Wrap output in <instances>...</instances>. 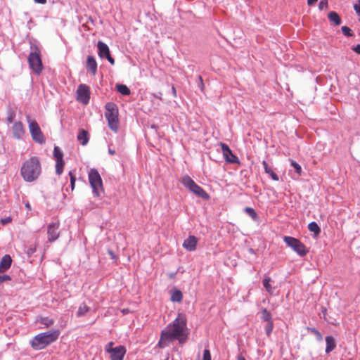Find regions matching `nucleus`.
I'll use <instances>...</instances> for the list:
<instances>
[{"label": "nucleus", "instance_id": "1", "mask_svg": "<svg viewBox=\"0 0 360 360\" xmlns=\"http://www.w3.org/2000/svg\"><path fill=\"white\" fill-rule=\"evenodd\" d=\"M186 319L185 315L179 314L172 323L169 324L161 333L158 346L164 348L174 340H178L180 344H183L187 339Z\"/></svg>", "mask_w": 360, "mask_h": 360}, {"label": "nucleus", "instance_id": "2", "mask_svg": "<svg viewBox=\"0 0 360 360\" xmlns=\"http://www.w3.org/2000/svg\"><path fill=\"white\" fill-rule=\"evenodd\" d=\"M41 173V166L39 159L33 156L26 160L20 169V174L27 182H33L37 180Z\"/></svg>", "mask_w": 360, "mask_h": 360}, {"label": "nucleus", "instance_id": "3", "mask_svg": "<svg viewBox=\"0 0 360 360\" xmlns=\"http://www.w3.org/2000/svg\"><path fill=\"white\" fill-rule=\"evenodd\" d=\"M60 335L59 330H53L41 333L34 337L31 346L34 349L39 350L56 341Z\"/></svg>", "mask_w": 360, "mask_h": 360}, {"label": "nucleus", "instance_id": "4", "mask_svg": "<svg viewBox=\"0 0 360 360\" xmlns=\"http://www.w3.org/2000/svg\"><path fill=\"white\" fill-rule=\"evenodd\" d=\"M105 117L108 121L109 128L115 133H117L120 127L118 118V108L114 103H107L105 106Z\"/></svg>", "mask_w": 360, "mask_h": 360}, {"label": "nucleus", "instance_id": "5", "mask_svg": "<svg viewBox=\"0 0 360 360\" xmlns=\"http://www.w3.org/2000/svg\"><path fill=\"white\" fill-rule=\"evenodd\" d=\"M181 183L196 196L200 197L204 200H208L210 195L200 186H198L188 175H185L181 178Z\"/></svg>", "mask_w": 360, "mask_h": 360}, {"label": "nucleus", "instance_id": "6", "mask_svg": "<svg viewBox=\"0 0 360 360\" xmlns=\"http://www.w3.org/2000/svg\"><path fill=\"white\" fill-rule=\"evenodd\" d=\"M89 181L92 188L93 193L97 197L103 191L102 179L96 169H91L89 172Z\"/></svg>", "mask_w": 360, "mask_h": 360}, {"label": "nucleus", "instance_id": "7", "mask_svg": "<svg viewBox=\"0 0 360 360\" xmlns=\"http://www.w3.org/2000/svg\"><path fill=\"white\" fill-rule=\"evenodd\" d=\"M283 240L288 247L292 248L300 256L303 257L307 254L308 250L306 246L298 239L291 236H285Z\"/></svg>", "mask_w": 360, "mask_h": 360}, {"label": "nucleus", "instance_id": "8", "mask_svg": "<svg viewBox=\"0 0 360 360\" xmlns=\"http://www.w3.org/2000/svg\"><path fill=\"white\" fill-rule=\"evenodd\" d=\"M27 119L32 139L39 143H44V137L37 122L35 120L30 119V116H27Z\"/></svg>", "mask_w": 360, "mask_h": 360}, {"label": "nucleus", "instance_id": "9", "mask_svg": "<svg viewBox=\"0 0 360 360\" xmlns=\"http://www.w3.org/2000/svg\"><path fill=\"white\" fill-rule=\"evenodd\" d=\"M35 52H32L29 55L28 62L30 68L37 75H39L42 70L43 65L40 58V53L38 50Z\"/></svg>", "mask_w": 360, "mask_h": 360}, {"label": "nucleus", "instance_id": "10", "mask_svg": "<svg viewBox=\"0 0 360 360\" xmlns=\"http://www.w3.org/2000/svg\"><path fill=\"white\" fill-rule=\"evenodd\" d=\"M77 99L83 104H87L90 99L89 87L86 84H80L77 91Z\"/></svg>", "mask_w": 360, "mask_h": 360}, {"label": "nucleus", "instance_id": "11", "mask_svg": "<svg viewBox=\"0 0 360 360\" xmlns=\"http://www.w3.org/2000/svg\"><path fill=\"white\" fill-rule=\"evenodd\" d=\"M98 54L100 58H105L111 65L115 64V60L110 55L109 47L104 42L99 41L97 44Z\"/></svg>", "mask_w": 360, "mask_h": 360}, {"label": "nucleus", "instance_id": "12", "mask_svg": "<svg viewBox=\"0 0 360 360\" xmlns=\"http://www.w3.org/2000/svg\"><path fill=\"white\" fill-rule=\"evenodd\" d=\"M60 223L58 221L51 223L47 226L48 241L50 243L56 240L60 236Z\"/></svg>", "mask_w": 360, "mask_h": 360}, {"label": "nucleus", "instance_id": "13", "mask_svg": "<svg viewBox=\"0 0 360 360\" xmlns=\"http://www.w3.org/2000/svg\"><path fill=\"white\" fill-rule=\"evenodd\" d=\"M220 146L222 150L223 155L225 160L229 163H239V160L237 156H236L228 145L224 143H221Z\"/></svg>", "mask_w": 360, "mask_h": 360}, {"label": "nucleus", "instance_id": "14", "mask_svg": "<svg viewBox=\"0 0 360 360\" xmlns=\"http://www.w3.org/2000/svg\"><path fill=\"white\" fill-rule=\"evenodd\" d=\"M111 351L112 352L110 353L111 360H123L127 352L126 348L122 345L115 347V349H111Z\"/></svg>", "mask_w": 360, "mask_h": 360}, {"label": "nucleus", "instance_id": "15", "mask_svg": "<svg viewBox=\"0 0 360 360\" xmlns=\"http://www.w3.org/2000/svg\"><path fill=\"white\" fill-rule=\"evenodd\" d=\"M198 238L194 236H190L184 241L183 247L188 251H194L196 249Z\"/></svg>", "mask_w": 360, "mask_h": 360}, {"label": "nucleus", "instance_id": "16", "mask_svg": "<svg viewBox=\"0 0 360 360\" xmlns=\"http://www.w3.org/2000/svg\"><path fill=\"white\" fill-rule=\"evenodd\" d=\"M86 68L93 75H96L97 72V63L92 56L87 57Z\"/></svg>", "mask_w": 360, "mask_h": 360}, {"label": "nucleus", "instance_id": "17", "mask_svg": "<svg viewBox=\"0 0 360 360\" xmlns=\"http://www.w3.org/2000/svg\"><path fill=\"white\" fill-rule=\"evenodd\" d=\"M12 130L14 136L17 139L21 138L22 136L25 134L24 127L21 122H14Z\"/></svg>", "mask_w": 360, "mask_h": 360}, {"label": "nucleus", "instance_id": "18", "mask_svg": "<svg viewBox=\"0 0 360 360\" xmlns=\"http://www.w3.org/2000/svg\"><path fill=\"white\" fill-rule=\"evenodd\" d=\"M12 259L8 255H5L0 262V273H3L8 269L11 265Z\"/></svg>", "mask_w": 360, "mask_h": 360}, {"label": "nucleus", "instance_id": "19", "mask_svg": "<svg viewBox=\"0 0 360 360\" xmlns=\"http://www.w3.org/2000/svg\"><path fill=\"white\" fill-rule=\"evenodd\" d=\"M326 353L329 354L336 347L335 340L332 336H327L326 338Z\"/></svg>", "mask_w": 360, "mask_h": 360}, {"label": "nucleus", "instance_id": "20", "mask_svg": "<svg viewBox=\"0 0 360 360\" xmlns=\"http://www.w3.org/2000/svg\"><path fill=\"white\" fill-rule=\"evenodd\" d=\"M77 140L80 142L82 146H85L89 142V134L88 132L82 129H79L77 134Z\"/></svg>", "mask_w": 360, "mask_h": 360}, {"label": "nucleus", "instance_id": "21", "mask_svg": "<svg viewBox=\"0 0 360 360\" xmlns=\"http://www.w3.org/2000/svg\"><path fill=\"white\" fill-rule=\"evenodd\" d=\"M329 20L333 22L335 25H339L341 24V18L338 13L335 11H330L328 14Z\"/></svg>", "mask_w": 360, "mask_h": 360}, {"label": "nucleus", "instance_id": "22", "mask_svg": "<svg viewBox=\"0 0 360 360\" xmlns=\"http://www.w3.org/2000/svg\"><path fill=\"white\" fill-rule=\"evenodd\" d=\"M262 165L264 166L265 172L268 174L272 178L273 180H279L278 176L271 169L270 167H269L267 162L265 160L263 161Z\"/></svg>", "mask_w": 360, "mask_h": 360}, {"label": "nucleus", "instance_id": "23", "mask_svg": "<svg viewBox=\"0 0 360 360\" xmlns=\"http://www.w3.org/2000/svg\"><path fill=\"white\" fill-rule=\"evenodd\" d=\"M183 298V295L181 290H175L172 292L171 300L174 302H180Z\"/></svg>", "mask_w": 360, "mask_h": 360}, {"label": "nucleus", "instance_id": "24", "mask_svg": "<svg viewBox=\"0 0 360 360\" xmlns=\"http://www.w3.org/2000/svg\"><path fill=\"white\" fill-rule=\"evenodd\" d=\"M308 229L311 232H313L316 236H319L321 233L320 227L314 221L309 224Z\"/></svg>", "mask_w": 360, "mask_h": 360}, {"label": "nucleus", "instance_id": "25", "mask_svg": "<svg viewBox=\"0 0 360 360\" xmlns=\"http://www.w3.org/2000/svg\"><path fill=\"white\" fill-rule=\"evenodd\" d=\"M271 278H266L263 280V285L266 290L271 295L273 294L274 288L271 286L270 284Z\"/></svg>", "mask_w": 360, "mask_h": 360}, {"label": "nucleus", "instance_id": "26", "mask_svg": "<svg viewBox=\"0 0 360 360\" xmlns=\"http://www.w3.org/2000/svg\"><path fill=\"white\" fill-rule=\"evenodd\" d=\"M37 321L46 327H49L54 323V320L48 317H40L37 319Z\"/></svg>", "mask_w": 360, "mask_h": 360}, {"label": "nucleus", "instance_id": "27", "mask_svg": "<svg viewBox=\"0 0 360 360\" xmlns=\"http://www.w3.org/2000/svg\"><path fill=\"white\" fill-rule=\"evenodd\" d=\"M116 89L122 95L127 96L130 94V89L124 84H117Z\"/></svg>", "mask_w": 360, "mask_h": 360}, {"label": "nucleus", "instance_id": "28", "mask_svg": "<svg viewBox=\"0 0 360 360\" xmlns=\"http://www.w3.org/2000/svg\"><path fill=\"white\" fill-rule=\"evenodd\" d=\"M89 311V307L84 303H82L79 307L77 315L78 316H84L85 315L88 311Z\"/></svg>", "mask_w": 360, "mask_h": 360}, {"label": "nucleus", "instance_id": "29", "mask_svg": "<svg viewBox=\"0 0 360 360\" xmlns=\"http://www.w3.org/2000/svg\"><path fill=\"white\" fill-rule=\"evenodd\" d=\"M262 319L264 321H267V323L273 322L272 321V316L269 311L266 310V309H264L262 311Z\"/></svg>", "mask_w": 360, "mask_h": 360}, {"label": "nucleus", "instance_id": "30", "mask_svg": "<svg viewBox=\"0 0 360 360\" xmlns=\"http://www.w3.org/2000/svg\"><path fill=\"white\" fill-rule=\"evenodd\" d=\"M53 156L56 158V161L63 160V153L58 146H55L53 150Z\"/></svg>", "mask_w": 360, "mask_h": 360}, {"label": "nucleus", "instance_id": "31", "mask_svg": "<svg viewBox=\"0 0 360 360\" xmlns=\"http://www.w3.org/2000/svg\"><path fill=\"white\" fill-rule=\"evenodd\" d=\"M307 330L308 332H309L311 334L314 335L316 336L317 340L322 341L323 336H322L321 333L318 330H316L314 328H310V327H307Z\"/></svg>", "mask_w": 360, "mask_h": 360}, {"label": "nucleus", "instance_id": "32", "mask_svg": "<svg viewBox=\"0 0 360 360\" xmlns=\"http://www.w3.org/2000/svg\"><path fill=\"white\" fill-rule=\"evenodd\" d=\"M56 162V172L58 175H60L63 172V167H64L65 162H64L63 160H62L60 161L57 160Z\"/></svg>", "mask_w": 360, "mask_h": 360}, {"label": "nucleus", "instance_id": "33", "mask_svg": "<svg viewBox=\"0 0 360 360\" xmlns=\"http://www.w3.org/2000/svg\"><path fill=\"white\" fill-rule=\"evenodd\" d=\"M245 212L254 220L257 219V214L254 209L247 207L245 208Z\"/></svg>", "mask_w": 360, "mask_h": 360}, {"label": "nucleus", "instance_id": "34", "mask_svg": "<svg viewBox=\"0 0 360 360\" xmlns=\"http://www.w3.org/2000/svg\"><path fill=\"white\" fill-rule=\"evenodd\" d=\"M341 30L342 32V34L345 35V36H347V37H351L353 35V33L351 30V29L347 26H342L341 27Z\"/></svg>", "mask_w": 360, "mask_h": 360}, {"label": "nucleus", "instance_id": "35", "mask_svg": "<svg viewBox=\"0 0 360 360\" xmlns=\"http://www.w3.org/2000/svg\"><path fill=\"white\" fill-rule=\"evenodd\" d=\"M69 176H70V179L71 188L73 191L74 188H75V181H76V178H75V175L74 174V172L73 171H70L69 172Z\"/></svg>", "mask_w": 360, "mask_h": 360}, {"label": "nucleus", "instance_id": "36", "mask_svg": "<svg viewBox=\"0 0 360 360\" xmlns=\"http://www.w3.org/2000/svg\"><path fill=\"white\" fill-rule=\"evenodd\" d=\"M274 328V323L269 322L267 323V325L265 327V331L267 335V336H270Z\"/></svg>", "mask_w": 360, "mask_h": 360}, {"label": "nucleus", "instance_id": "37", "mask_svg": "<svg viewBox=\"0 0 360 360\" xmlns=\"http://www.w3.org/2000/svg\"><path fill=\"white\" fill-rule=\"evenodd\" d=\"M291 165L295 168L296 172L300 175L301 174V172H302V168H301V166L297 163L294 160H292L291 161Z\"/></svg>", "mask_w": 360, "mask_h": 360}, {"label": "nucleus", "instance_id": "38", "mask_svg": "<svg viewBox=\"0 0 360 360\" xmlns=\"http://www.w3.org/2000/svg\"><path fill=\"white\" fill-rule=\"evenodd\" d=\"M113 345H114L113 342H110L108 344H106L105 346V352H108V354H110L112 352L111 349H115V347H112Z\"/></svg>", "mask_w": 360, "mask_h": 360}, {"label": "nucleus", "instance_id": "39", "mask_svg": "<svg viewBox=\"0 0 360 360\" xmlns=\"http://www.w3.org/2000/svg\"><path fill=\"white\" fill-rule=\"evenodd\" d=\"M202 360H211V354L209 349H205Z\"/></svg>", "mask_w": 360, "mask_h": 360}, {"label": "nucleus", "instance_id": "40", "mask_svg": "<svg viewBox=\"0 0 360 360\" xmlns=\"http://www.w3.org/2000/svg\"><path fill=\"white\" fill-rule=\"evenodd\" d=\"M11 280V278L8 275L5 274V275L0 276V284H1L4 282L8 281Z\"/></svg>", "mask_w": 360, "mask_h": 360}, {"label": "nucleus", "instance_id": "41", "mask_svg": "<svg viewBox=\"0 0 360 360\" xmlns=\"http://www.w3.org/2000/svg\"><path fill=\"white\" fill-rule=\"evenodd\" d=\"M15 116V113L13 112H9L8 115V117L6 118L7 122L8 123L13 122V120H14Z\"/></svg>", "mask_w": 360, "mask_h": 360}, {"label": "nucleus", "instance_id": "42", "mask_svg": "<svg viewBox=\"0 0 360 360\" xmlns=\"http://www.w3.org/2000/svg\"><path fill=\"white\" fill-rule=\"evenodd\" d=\"M11 221H12L11 217H8L1 219L0 221L2 225H6V224L10 223Z\"/></svg>", "mask_w": 360, "mask_h": 360}, {"label": "nucleus", "instance_id": "43", "mask_svg": "<svg viewBox=\"0 0 360 360\" xmlns=\"http://www.w3.org/2000/svg\"><path fill=\"white\" fill-rule=\"evenodd\" d=\"M108 253L110 255L112 259H113L115 262L117 261V257L115 255L112 250H108Z\"/></svg>", "mask_w": 360, "mask_h": 360}, {"label": "nucleus", "instance_id": "44", "mask_svg": "<svg viewBox=\"0 0 360 360\" xmlns=\"http://www.w3.org/2000/svg\"><path fill=\"white\" fill-rule=\"evenodd\" d=\"M36 251V247H31L27 250V254L28 256H31Z\"/></svg>", "mask_w": 360, "mask_h": 360}, {"label": "nucleus", "instance_id": "45", "mask_svg": "<svg viewBox=\"0 0 360 360\" xmlns=\"http://www.w3.org/2000/svg\"><path fill=\"white\" fill-rule=\"evenodd\" d=\"M354 8L356 13L360 15V4H355Z\"/></svg>", "mask_w": 360, "mask_h": 360}, {"label": "nucleus", "instance_id": "46", "mask_svg": "<svg viewBox=\"0 0 360 360\" xmlns=\"http://www.w3.org/2000/svg\"><path fill=\"white\" fill-rule=\"evenodd\" d=\"M324 6H327V0L321 1L319 3V8L322 9Z\"/></svg>", "mask_w": 360, "mask_h": 360}, {"label": "nucleus", "instance_id": "47", "mask_svg": "<svg viewBox=\"0 0 360 360\" xmlns=\"http://www.w3.org/2000/svg\"><path fill=\"white\" fill-rule=\"evenodd\" d=\"M36 3L40 4H45L46 3V0H34Z\"/></svg>", "mask_w": 360, "mask_h": 360}, {"label": "nucleus", "instance_id": "48", "mask_svg": "<svg viewBox=\"0 0 360 360\" xmlns=\"http://www.w3.org/2000/svg\"><path fill=\"white\" fill-rule=\"evenodd\" d=\"M354 50L356 53L360 54V45H357Z\"/></svg>", "mask_w": 360, "mask_h": 360}, {"label": "nucleus", "instance_id": "49", "mask_svg": "<svg viewBox=\"0 0 360 360\" xmlns=\"http://www.w3.org/2000/svg\"><path fill=\"white\" fill-rule=\"evenodd\" d=\"M317 0H307V4L309 6H312Z\"/></svg>", "mask_w": 360, "mask_h": 360}, {"label": "nucleus", "instance_id": "50", "mask_svg": "<svg viewBox=\"0 0 360 360\" xmlns=\"http://www.w3.org/2000/svg\"><path fill=\"white\" fill-rule=\"evenodd\" d=\"M172 91L173 96L174 97H176V90L174 86H172Z\"/></svg>", "mask_w": 360, "mask_h": 360}, {"label": "nucleus", "instance_id": "51", "mask_svg": "<svg viewBox=\"0 0 360 360\" xmlns=\"http://www.w3.org/2000/svg\"><path fill=\"white\" fill-rule=\"evenodd\" d=\"M108 153L111 155H113L115 154V152L114 150H112L110 148L108 149Z\"/></svg>", "mask_w": 360, "mask_h": 360}, {"label": "nucleus", "instance_id": "52", "mask_svg": "<svg viewBox=\"0 0 360 360\" xmlns=\"http://www.w3.org/2000/svg\"><path fill=\"white\" fill-rule=\"evenodd\" d=\"M25 207L28 210H31V206L28 202L25 203Z\"/></svg>", "mask_w": 360, "mask_h": 360}, {"label": "nucleus", "instance_id": "53", "mask_svg": "<svg viewBox=\"0 0 360 360\" xmlns=\"http://www.w3.org/2000/svg\"><path fill=\"white\" fill-rule=\"evenodd\" d=\"M237 360H246V359H245V357H244V356H243L242 355H239V356H238V357H237Z\"/></svg>", "mask_w": 360, "mask_h": 360}, {"label": "nucleus", "instance_id": "54", "mask_svg": "<svg viewBox=\"0 0 360 360\" xmlns=\"http://www.w3.org/2000/svg\"><path fill=\"white\" fill-rule=\"evenodd\" d=\"M199 81H200L201 82H202V77H201L200 75L199 76Z\"/></svg>", "mask_w": 360, "mask_h": 360}]
</instances>
